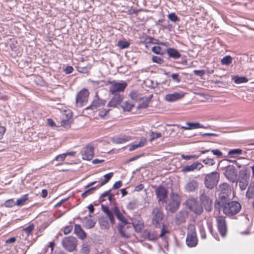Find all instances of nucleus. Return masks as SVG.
<instances>
[{"label": "nucleus", "instance_id": "f257e3e1", "mask_svg": "<svg viewBox=\"0 0 254 254\" xmlns=\"http://www.w3.org/2000/svg\"><path fill=\"white\" fill-rule=\"evenodd\" d=\"M102 210L106 214L109 218L111 223L114 224L115 223V220L114 216L115 215L123 225L119 224L118 225V230L121 237L124 238H128V234L126 233L124 230V225L127 224L128 222L125 216L120 212L117 207H114L109 209L107 206L104 205L101 206Z\"/></svg>", "mask_w": 254, "mask_h": 254}, {"label": "nucleus", "instance_id": "f03ea898", "mask_svg": "<svg viewBox=\"0 0 254 254\" xmlns=\"http://www.w3.org/2000/svg\"><path fill=\"white\" fill-rule=\"evenodd\" d=\"M223 213L228 216H233L238 214L241 210V204L236 201H231L225 204L222 207Z\"/></svg>", "mask_w": 254, "mask_h": 254}, {"label": "nucleus", "instance_id": "7ed1b4c3", "mask_svg": "<svg viewBox=\"0 0 254 254\" xmlns=\"http://www.w3.org/2000/svg\"><path fill=\"white\" fill-rule=\"evenodd\" d=\"M220 178L219 173L214 171L206 175L204 184L206 188L212 189L217 184Z\"/></svg>", "mask_w": 254, "mask_h": 254}, {"label": "nucleus", "instance_id": "20e7f679", "mask_svg": "<svg viewBox=\"0 0 254 254\" xmlns=\"http://www.w3.org/2000/svg\"><path fill=\"white\" fill-rule=\"evenodd\" d=\"M181 203V198L177 194L172 193L170 194V199L168 205V210L174 213L179 208Z\"/></svg>", "mask_w": 254, "mask_h": 254}, {"label": "nucleus", "instance_id": "39448f33", "mask_svg": "<svg viewBox=\"0 0 254 254\" xmlns=\"http://www.w3.org/2000/svg\"><path fill=\"white\" fill-rule=\"evenodd\" d=\"M186 204L191 211L196 214H200L203 211L202 206L199 204L195 198L188 199L186 201Z\"/></svg>", "mask_w": 254, "mask_h": 254}, {"label": "nucleus", "instance_id": "423d86ee", "mask_svg": "<svg viewBox=\"0 0 254 254\" xmlns=\"http://www.w3.org/2000/svg\"><path fill=\"white\" fill-rule=\"evenodd\" d=\"M186 244L190 248L194 247L197 244V238L193 226L190 227L189 229L186 238Z\"/></svg>", "mask_w": 254, "mask_h": 254}, {"label": "nucleus", "instance_id": "0eeeda50", "mask_svg": "<svg viewBox=\"0 0 254 254\" xmlns=\"http://www.w3.org/2000/svg\"><path fill=\"white\" fill-rule=\"evenodd\" d=\"M63 247L69 252L73 251L77 245V240L74 237H64L62 242Z\"/></svg>", "mask_w": 254, "mask_h": 254}, {"label": "nucleus", "instance_id": "6e6552de", "mask_svg": "<svg viewBox=\"0 0 254 254\" xmlns=\"http://www.w3.org/2000/svg\"><path fill=\"white\" fill-rule=\"evenodd\" d=\"M237 171L233 165H229L225 168L224 176L232 183H237Z\"/></svg>", "mask_w": 254, "mask_h": 254}, {"label": "nucleus", "instance_id": "1a4fd4ad", "mask_svg": "<svg viewBox=\"0 0 254 254\" xmlns=\"http://www.w3.org/2000/svg\"><path fill=\"white\" fill-rule=\"evenodd\" d=\"M163 219V214L161 210L158 207L154 208L152 211V223L153 225L156 227H160Z\"/></svg>", "mask_w": 254, "mask_h": 254}, {"label": "nucleus", "instance_id": "9d476101", "mask_svg": "<svg viewBox=\"0 0 254 254\" xmlns=\"http://www.w3.org/2000/svg\"><path fill=\"white\" fill-rule=\"evenodd\" d=\"M89 92L87 89H83L78 93L76 97L77 107H81L87 102Z\"/></svg>", "mask_w": 254, "mask_h": 254}, {"label": "nucleus", "instance_id": "9b49d317", "mask_svg": "<svg viewBox=\"0 0 254 254\" xmlns=\"http://www.w3.org/2000/svg\"><path fill=\"white\" fill-rule=\"evenodd\" d=\"M127 86V84L126 82H113L112 83L109 90L113 95L120 94V92L124 91Z\"/></svg>", "mask_w": 254, "mask_h": 254}, {"label": "nucleus", "instance_id": "f8f14e48", "mask_svg": "<svg viewBox=\"0 0 254 254\" xmlns=\"http://www.w3.org/2000/svg\"><path fill=\"white\" fill-rule=\"evenodd\" d=\"M216 222L217 224L218 230L223 237H224L227 231V225L225 219L223 216H218L216 217Z\"/></svg>", "mask_w": 254, "mask_h": 254}, {"label": "nucleus", "instance_id": "ddd939ff", "mask_svg": "<svg viewBox=\"0 0 254 254\" xmlns=\"http://www.w3.org/2000/svg\"><path fill=\"white\" fill-rule=\"evenodd\" d=\"M230 194L225 195L223 194L219 193V196L215 201L214 207L216 209L219 210L220 208L225 205V204L230 202V198L229 196Z\"/></svg>", "mask_w": 254, "mask_h": 254}, {"label": "nucleus", "instance_id": "4468645a", "mask_svg": "<svg viewBox=\"0 0 254 254\" xmlns=\"http://www.w3.org/2000/svg\"><path fill=\"white\" fill-rule=\"evenodd\" d=\"M200 199L202 204L205 206V209L207 211L211 210V204L212 200L204 190H200Z\"/></svg>", "mask_w": 254, "mask_h": 254}, {"label": "nucleus", "instance_id": "2eb2a0df", "mask_svg": "<svg viewBox=\"0 0 254 254\" xmlns=\"http://www.w3.org/2000/svg\"><path fill=\"white\" fill-rule=\"evenodd\" d=\"M155 193L157 195L159 202L163 203L167 196V191L166 189L161 186L157 187L155 190Z\"/></svg>", "mask_w": 254, "mask_h": 254}, {"label": "nucleus", "instance_id": "dca6fc26", "mask_svg": "<svg viewBox=\"0 0 254 254\" xmlns=\"http://www.w3.org/2000/svg\"><path fill=\"white\" fill-rule=\"evenodd\" d=\"M72 118L71 113H63L61 117V126L64 128H69L72 123Z\"/></svg>", "mask_w": 254, "mask_h": 254}, {"label": "nucleus", "instance_id": "f3484780", "mask_svg": "<svg viewBox=\"0 0 254 254\" xmlns=\"http://www.w3.org/2000/svg\"><path fill=\"white\" fill-rule=\"evenodd\" d=\"M203 165L200 162L197 161L194 162L192 164L189 166H185L182 168V172H189L194 171L195 170H200L203 168Z\"/></svg>", "mask_w": 254, "mask_h": 254}, {"label": "nucleus", "instance_id": "a211bd4d", "mask_svg": "<svg viewBox=\"0 0 254 254\" xmlns=\"http://www.w3.org/2000/svg\"><path fill=\"white\" fill-rule=\"evenodd\" d=\"M185 95V93L181 91L174 92L172 94H168L165 96V99L168 102H174L182 98Z\"/></svg>", "mask_w": 254, "mask_h": 254}, {"label": "nucleus", "instance_id": "6ab92c4d", "mask_svg": "<svg viewBox=\"0 0 254 254\" xmlns=\"http://www.w3.org/2000/svg\"><path fill=\"white\" fill-rule=\"evenodd\" d=\"M94 156V147L91 145H88L85 148L82 153V157L83 160H91Z\"/></svg>", "mask_w": 254, "mask_h": 254}, {"label": "nucleus", "instance_id": "aec40b11", "mask_svg": "<svg viewBox=\"0 0 254 254\" xmlns=\"http://www.w3.org/2000/svg\"><path fill=\"white\" fill-rule=\"evenodd\" d=\"M142 236L149 241H155L158 237V235L155 231L145 230L143 232Z\"/></svg>", "mask_w": 254, "mask_h": 254}, {"label": "nucleus", "instance_id": "412c9836", "mask_svg": "<svg viewBox=\"0 0 254 254\" xmlns=\"http://www.w3.org/2000/svg\"><path fill=\"white\" fill-rule=\"evenodd\" d=\"M106 101L104 100H102L98 98L97 99H95L92 103V104L87 107L85 109L86 110L88 109H92V110H97L98 109H100V108L104 106L106 104Z\"/></svg>", "mask_w": 254, "mask_h": 254}, {"label": "nucleus", "instance_id": "4be33fe9", "mask_svg": "<svg viewBox=\"0 0 254 254\" xmlns=\"http://www.w3.org/2000/svg\"><path fill=\"white\" fill-rule=\"evenodd\" d=\"M186 126H182L181 128L185 130H192L199 128H207V127L201 125L198 122H187L186 123Z\"/></svg>", "mask_w": 254, "mask_h": 254}, {"label": "nucleus", "instance_id": "5701e85b", "mask_svg": "<svg viewBox=\"0 0 254 254\" xmlns=\"http://www.w3.org/2000/svg\"><path fill=\"white\" fill-rule=\"evenodd\" d=\"M123 99V96L122 95H114V97L109 102L108 106L110 107H116L121 103Z\"/></svg>", "mask_w": 254, "mask_h": 254}, {"label": "nucleus", "instance_id": "b1692460", "mask_svg": "<svg viewBox=\"0 0 254 254\" xmlns=\"http://www.w3.org/2000/svg\"><path fill=\"white\" fill-rule=\"evenodd\" d=\"M198 188V183L196 180L189 181L185 186V190L188 192H193Z\"/></svg>", "mask_w": 254, "mask_h": 254}, {"label": "nucleus", "instance_id": "393cba45", "mask_svg": "<svg viewBox=\"0 0 254 254\" xmlns=\"http://www.w3.org/2000/svg\"><path fill=\"white\" fill-rule=\"evenodd\" d=\"M74 233L78 236V237L81 239L84 240L86 238V234L84 231L81 228L79 224H75L74 229Z\"/></svg>", "mask_w": 254, "mask_h": 254}, {"label": "nucleus", "instance_id": "a878e982", "mask_svg": "<svg viewBox=\"0 0 254 254\" xmlns=\"http://www.w3.org/2000/svg\"><path fill=\"white\" fill-rule=\"evenodd\" d=\"M131 139V137L126 135H118L113 137V141L116 144H121L127 142Z\"/></svg>", "mask_w": 254, "mask_h": 254}, {"label": "nucleus", "instance_id": "bb28decb", "mask_svg": "<svg viewBox=\"0 0 254 254\" xmlns=\"http://www.w3.org/2000/svg\"><path fill=\"white\" fill-rule=\"evenodd\" d=\"M166 52L170 58L178 59L181 58V54L176 49L173 48H169L166 50Z\"/></svg>", "mask_w": 254, "mask_h": 254}, {"label": "nucleus", "instance_id": "cd10ccee", "mask_svg": "<svg viewBox=\"0 0 254 254\" xmlns=\"http://www.w3.org/2000/svg\"><path fill=\"white\" fill-rule=\"evenodd\" d=\"M220 193L225 195L231 194V189L229 184L227 183H223L220 184L219 186Z\"/></svg>", "mask_w": 254, "mask_h": 254}, {"label": "nucleus", "instance_id": "c85d7f7f", "mask_svg": "<svg viewBox=\"0 0 254 254\" xmlns=\"http://www.w3.org/2000/svg\"><path fill=\"white\" fill-rule=\"evenodd\" d=\"M188 217V214L185 211H181L176 216V221L178 224H181L186 221Z\"/></svg>", "mask_w": 254, "mask_h": 254}, {"label": "nucleus", "instance_id": "c756f323", "mask_svg": "<svg viewBox=\"0 0 254 254\" xmlns=\"http://www.w3.org/2000/svg\"><path fill=\"white\" fill-rule=\"evenodd\" d=\"M29 200V196L28 194L22 195L20 198L17 199L16 205L17 206H21L27 203Z\"/></svg>", "mask_w": 254, "mask_h": 254}, {"label": "nucleus", "instance_id": "7c9ffc66", "mask_svg": "<svg viewBox=\"0 0 254 254\" xmlns=\"http://www.w3.org/2000/svg\"><path fill=\"white\" fill-rule=\"evenodd\" d=\"M146 141V138L143 137H141L140 138V141H139V142L138 143L132 144L130 146V147L129 148V150L131 151H133L138 148L143 146L145 145Z\"/></svg>", "mask_w": 254, "mask_h": 254}, {"label": "nucleus", "instance_id": "2f4dec72", "mask_svg": "<svg viewBox=\"0 0 254 254\" xmlns=\"http://www.w3.org/2000/svg\"><path fill=\"white\" fill-rule=\"evenodd\" d=\"M99 224L102 229H107L110 227V223L107 217H102L99 220Z\"/></svg>", "mask_w": 254, "mask_h": 254}, {"label": "nucleus", "instance_id": "473e14b6", "mask_svg": "<svg viewBox=\"0 0 254 254\" xmlns=\"http://www.w3.org/2000/svg\"><path fill=\"white\" fill-rule=\"evenodd\" d=\"M232 79L236 84L246 83L248 81V79L246 77L238 75L232 77Z\"/></svg>", "mask_w": 254, "mask_h": 254}, {"label": "nucleus", "instance_id": "72a5a7b5", "mask_svg": "<svg viewBox=\"0 0 254 254\" xmlns=\"http://www.w3.org/2000/svg\"><path fill=\"white\" fill-rule=\"evenodd\" d=\"M84 225L85 228L87 229H91L94 227L95 222L91 219H89L85 217L84 218Z\"/></svg>", "mask_w": 254, "mask_h": 254}, {"label": "nucleus", "instance_id": "f704fd0d", "mask_svg": "<svg viewBox=\"0 0 254 254\" xmlns=\"http://www.w3.org/2000/svg\"><path fill=\"white\" fill-rule=\"evenodd\" d=\"M122 107L124 111H130L133 107V104L130 101H126L122 105Z\"/></svg>", "mask_w": 254, "mask_h": 254}, {"label": "nucleus", "instance_id": "c9c22d12", "mask_svg": "<svg viewBox=\"0 0 254 254\" xmlns=\"http://www.w3.org/2000/svg\"><path fill=\"white\" fill-rule=\"evenodd\" d=\"M97 189V188H96V187L90 188L82 193L81 196L83 198H85L88 196V195L92 194L94 191Z\"/></svg>", "mask_w": 254, "mask_h": 254}, {"label": "nucleus", "instance_id": "e433bc0d", "mask_svg": "<svg viewBox=\"0 0 254 254\" xmlns=\"http://www.w3.org/2000/svg\"><path fill=\"white\" fill-rule=\"evenodd\" d=\"M207 228L209 230L210 233L213 236V237L217 240V241H219V239L218 236L217 234H214L213 231V226L212 223L211 222H207Z\"/></svg>", "mask_w": 254, "mask_h": 254}, {"label": "nucleus", "instance_id": "4c0bfd02", "mask_svg": "<svg viewBox=\"0 0 254 254\" xmlns=\"http://www.w3.org/2000/svg\"><path fill=\"white\" fill-rule=\"evenodd\" d=\"M169 233V231L166 229L163 226V228L161 229V232L159 237L161 238L163 241L165 242H167L168 237L166 236V234Z\"/></svg>", "mask_w": 254, "mask_h": 254}, {"label": "nucleus", "instance_id": "58836bf2", "mask_svg": "<svg viewBox=\"0 0 254 254\" xmlns=\"http://www.w3.org/2000/svg\"><path fill=\"white\" fill-rule=\"evenodd\" d=\"M240 173V180L243 181L249 182V176L247 174V171L246 170H241Z\"/></svg>", "mask_w": 254, "mask_h": 254}, {"label": "nucleus", "instance_id": "ea45409f", "mask_svg": "<svg viewBox=\"0 0 254 254\" xmlns=\"http://www.w3.org/2000/svg\"><path fill=\"white\" fill-rule=\"evenodd\" d=\"M149 101V99H146L145 100H143L141 103L138 104L137 108L138 109L146 108L148 106Z\"/></svg>", "mask_w": 254, "mask_h": 254}, {"label": "nucleus", "instance_id": "a19ab883", "mask_svg": "<svg viewBox=\"0 0 254 254\" xmlns=\"http://www.w3.org/2000/svg\"><path fill=\"white\" fill-rule=\"evenodd\" d=\"M130 44L127 41L121 40L118 42L117 46L121 49H124L129 47Z\"/></svg>", "mask_w": 254, "mask_h": 254}, {"label": "nucleus", "instance_id": "79ce46f5", "mask_svg": "<svg viewBox=\"0 0 254 254\" xmlns=\"http://www.w3.org/2000/svg\"><path fill=\"white\" fill-rule=\"evenodd\" d=\"M242 150L240 149H231L228 152V154L232 157H235L236 155L242 154Z\"/></svg>", "mask_w": 254, "mask_h": 254}, {"label": "nucleus", "instance_id": "37998d69", "mask_svg": "<svg viewBox=\"0 0 254 254\" xmlns=\"http://www.w3.org/2000/svg\"><path fill=\"white\" fill-rule=\"evenodd\" d=\"M4 205L6 207L11 208L16 205V202L14 201L13 199L11 198L5 201L4 203Z\"/></svg>", "mask_w": 254, "mask_h": 254}, {"label": "nucleus", "instance_id": "c03bdc74", "mask_svg": "<svg viewBox=\"0 0 254 254\" xmlns=\"http://www.w3.org/2000/svg\"><path fill=\"white\" fill-rule=\"evenodd\" d=\"M232 58L230 56L224 57L221 60V63L224 65L229 64L232 63Z\"/></svg>", "mask_w": 254, "mask_h": 254}, {"label": "nucleus", "instance_id": "a18cd8bd", "mask_svg": "<svg viewBox=\"0 0 254 254\" xmlns=\"http://www.w3.org/2000/svg\"><path fill=\"white\" fill-rule=\"evenodd\" d=\"M168 18L172 22H176L179 21V18L175 13H171L168 14Z\"/></svg>", "mask_w": 254, "mask_h": 254}, {"label": "nucleus", "instance_id": "49530a36", "mask_svg": "<svg viewBox=\"0 0 254 254\" xmlns=\"http://www.w3.org/2000/svg\"><path fill=\"white\" fill-rule=\"evenodd\" d=\"M151 50L156 54L163 55L164 54V52L162 51L161 48L159 46L153 47Z\"/></svg>", "mask_w": 254, "mask_h": 254}, {"label": "nucleus", "instance_id": "de8ad7c7", "mask_svg": "<svg viewBox=\"0 0 254 254\" xmlns=\"http://www.w3.org/2000/svg\"><path fill=\"white\" fill-rule=\"evenodd\" d=\"M137 206V202L136 200H132L129 202L127 205V208L129 210H133L135 209Z\"/></svg>", "mask_w": 254, "mask_h": 254}, {"label": "nucleus", "instance_id": "09e8293b", "mask_svg": "<svg viewBox=\"0 0 254 254\" xmlns=\"http://www.w3.org/2000/svg\"><path fill=\"white\" fill-rule=\"evenodd\" d=\"M202 162L206 165L213 166L215 164V161L213 159L207 158L202 160Z\"/></svg>", "mask_w": 254, "mask_h": 254}, {"label": "nucleus", "instance_id": "8fccbe9b", "mask_svg": "<svg viewBox=\"0 0 254 254\" xmlns=\"http://www.w3.org/2000/svg\"><path fill=\"white\" fill-rule=\"evenodd\" d=\"M150 140L152 141L155 139L158 138L162 136V134L160 132H151L150 133Z\"/></svg>", "mask_w": 254, "mask_h": 254}, {"label": "nucleus", "instance_id": "3c124183", "mask_svg": "<svg viewBox=\"0 0 254 254\" xmlns=\"http://www.w3.org/2000/svg\"><path fill=\"white\" fill-rule=\"evenodd\" d=\"M152 60L153 63H155L159 64H162L164 63V60L158 56H153L152 58Z\"/></svg>", "mask_w": 254, "mask_h": 254}, {"label": "nucleus", "instance_id": "603ef678", "mask_svg": "<svg viewBox=\"0 0 254 254\" xmlns=\"http://www.w3.org/2000/svg\"><path fill=\"white\" fill-rule=\"evenodd\" d=\"M81 251L83 253L88 254L90 251L89 245L87 243L83 244Z\"/></svg>", "mask_w": 254, "mask_h": 254}, {"label": "nucleus", "instance_id": "864d4df0", "mask_svg": "<svg viewBox=\"0 0 254 254\" xmlns=\"http://www.w3.org/2000/svg\"><path fill=\"white\" fill-rule=\"evenodd\" d=\"M199 230L201 239H205L206 237L204 228L202 225H199Z\"/></svg>", "mask_w": 254, "mask_h": 254}, {"label": "nucleus", "instance_id": "5fc2aeb1", "mask_svg": "<svg viewBox=\"0 0 254 254\" xmlns=\"http://www.w3.org/2000/svg\"><path fill=\"white\" fill-rule=\"evenodd\" d=\"M34 229V225H30L25 228L23 229V232H25L27 235H29Z\"/></svg>", "mask_w": 254, "mask_h": 254}, {"label": "nucleus", "instance_id": "6e6d98bb", "mask_svg": "<svg viewBox=\"0 0 254 254\" xmlns=\"http://www.w3.org/2000/svg\"><path fill=\"white\" fill-rule=\"evenodd\" d=\"M248 183H249V182H247L246 181H243L239 180V186L241 190H245L246 189V188L248 185Z\"/></svg>", "mask_w": 254, "mask_h": 254}, {"label": "nucleus", "instance_id": "4d7b16f0", "mask_svg": "<svg viewBox=\"0 0 254 254\" xmlns=\"http://www.w3.org/2000/svg\"><path fill=\"white\" fill-rule=\"evenodd\" d=\"M246 196L248 198L254 197V190L253 189L249 188L246 192Z\"/></svg>", "mask_w": 254, "mask_h": 254}, {"label": "nucleus", "instance_id": "13d9d810", "mask_svg": "<svg viewBox=\"0 0 254 254\" xmlns=\"http://www.w3.org/2000/svg\"><path fill=\"white\" fill-rule=\"evenodd\" d=\"M66 157V154L65 153L61 154L56 157L55 160L58 162H62L65 159Z\"/></svg>", "mask_w": 254, "mask_h": 254}, {"label": "nucleus", "instance_id": "bf43d9fd", "mask_svg": "<svg viewBox=\"0 0 254 254\" xmlns=\"http://www.w3.org/2000/svg\"><path fill=\"white\" fill-rule=\"evenodd\" d=\"M211 152L218 158L222 157L223 154L222 152L219 149H212Z\"/></svg>", "mask_w": 254, "mask_h": 254}, {"label": "nucleus", "instance_id": "052dcab7", "mask_svg": "<svg viewBox=\"0 0 254 254\" xmlns=\"http://www.w3.org/2000/svg\"><path fill=\"white\" fill-rule=\"evenodd\" d=\"M112 189L109 190L107 191H105L104 193L101 194L100 196V201L101 202H103L104 200L103 198L106 196H107L110 194V193L111 192Z\"/></svg>", "mask_w": 254, "mask_h": 254}, {"label": "nucleus", "instance_id": "680f3d73", "mask_svg": "<svg viewBox=\"0 0 254 254\" xmlns=\"http://www.w3.org/2000/svg\"><path fill=\"white\" fill-rule=\"evenodd\" d=\"M99 110H100L99 114L102 117H104L106 116L107 115L108 113L110 111L109 109H103L102 110H101L100 109H99Z\"/></svg>", "mask_w": 254, "mask_h": 254}, {"label": "nucleus", "instance_id": "e2e57ef3", "mask_svg": "<svg viewBox=\"0 0 254 254\" xmlns=\"http://www.w3.org/2000/svg\"><path fill=\"white\" fill-rule=\"evenodd\" d=\"M72 229V226L71 225L66 226L64 227V233L65 235L69 234Z\"/></svg>", "mask_w": 254, "mask_h": 254}, {"label": "nucleus", "instance_id": "0e129e2a", "mask_svg": "<svg viewBox=\"0 0 254 254\" xmlns=\"http://www.w3.org/2000/svg\"><path fill=\"white\" fill-rule=\"evenodd\" d=\"M122 185V182L121 181L116 182L113 186L112 189L116 190L119 189Z\"/></svg>", "mask_w": 254, "mask_h": 254}, {"label": "nucleus", "instance_id": "69168bd1", "mask_svg": "<svg viewBox=\"0 0 254 254\" xmlns=\"http://www.w3.org/2000/svg\"><path fill=\"white\" fill-rule=\"evenodd\" d=\"M193 72L196 75L202 76L205 74V72L204 70H194Z\"/></svg>", "mask_w": 254, "mask_h": 254}, {"label": "nucleus", "instance_id": "338daca9", "mask_svg": "<svg viewBox=\"0 0 254 254\" xmlns=\"http://www.w3.org/2000/svg\"><path fill=\"white\" fill-rule=\"evenodd\" d=\"M179 74L178 73H173L171 75V77L172 79L174 81H176L177 83H179L180 82V79L179 78Z\"/></svg>", "mask_w": 254, "mask_h": 254}, {"label": "nucleus", "instance_id": "774afa93", "mask_svg": "<svg viewBox=\"0 0 254 254\" xmlns=\"http://www.w3.org/2000/svg\"><path fill=\"white\" fill-rule=\"evenodd\" d=\"M113 173L111 172L105 175L104 176V177L105 178L104 180H106L107 182H108L113 176Z\"/></svg>", "mask_w": 254, "mask_h": 254}]
</instances>
